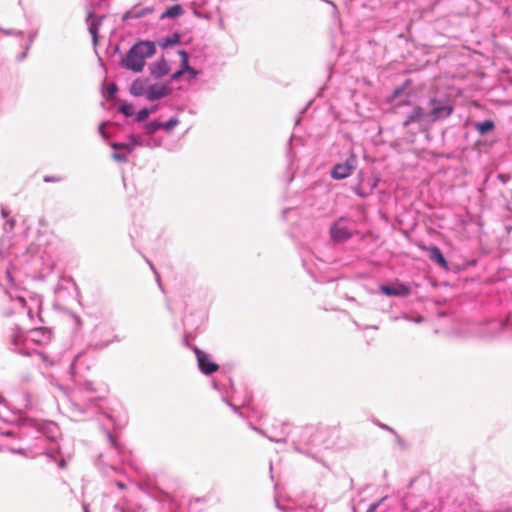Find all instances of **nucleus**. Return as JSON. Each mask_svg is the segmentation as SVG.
<instances>
[{
	"label": "nucleus",
	"mask_w": 512,
	"mask_h": 512,
	"mask_svg": "<svg viewBox=\"0 0 512 512\" xmlns=\"http://www.w3.org/2000/svg\"><path fill=\"white\" fill-rule=\"evenodd\" d=\"M297 512H315V511L312 509V507H309V508H305V509L301 508Z\"/></svg>",
	"instance_id": "52"
},
{
	"label": "nucleus",
	"mask_w": 512,
	"mask_h": 512,
	"mask_svg": "<svg viewBox=\"0 0 512 512\" xmlns=\"http://www.w3.org/2000/svg\"><path fill=\"white\" fill-rule=\"evenodd\" d=\"M150 75L155 79H160L170 72V67L167 60L162 57L161 59L152 62L148 66Z\"/></svg>",
	"instance_id": "14"
},
{
	"label": "nucleus",
	"mask_w": 512,
	"mask_h": 512,
	"mask_svg": "<svg viewBox=\"0 0 512 512\" xmlns=\"http://www.w3.org/2000/svg\"><path fill=\"white\" fill-rule=\"evenodd\" d=\"M5 33L7 35H16V36H22L23 35V31H21V30H18V31L7 30V31H5Z\"/></svg>",
	"instance_id": "46"
},
{
	"label": "nucleus",
	"mask_w": 512,
	"mask_h": 512,
	"mask_svg": "<svg viewBox=\"0 0 512 512\" xmlns=\"http://www.w3.org/2000/svg\"><path fill=\"white\" fill-rule=\"evenodd\" d=\"M387 499V496L382 497L378 501L371 503L366 512H376L380 505Z\"/></svg>",
	"instance_id": "35"
},
{
	"label": "nucleus",
	"mask_w": 512,
	"mask_h": 512,
	"mask_svg": "<svg viewBox=\"0 0 512 512\" xmlns=\"http://www.w3.org/2000/svg\"><path fill=\"white\" fill-rule=\"evenodd\" d=\"M13 273H14V268L12 266L5 268V270H3V271L0 270V287L11 298H14L12 290L15 287V280H14Z\"/></svg>",
	"instance_id": "12"
},
{
	"label": "nucleus",
	"mask_w": 512,
	"mask_h": 512,
	"mask_svg": "<svg viewBox=\"0 0 512 512\" xmlns=\"http://www.w3.org/2000/svg\"><path fill=\"white\" fill-rule=\"evenodd\" d=\"M180 43V35L175 33L171 37H166L159 42L162 48L172 47Z\"/></svg>",
	"instance_id": "28"
},
{
	"label": "nucleus",
	"mask_w": 512,
	"mask_h": 512,
	"mask_svg": "<svg viewBox=\"0 0 512 512\" xmlns=\"http://www.w3.org/2000/svg\"><path fill=\"white\" fill-rule=\"evenodd\" d=\"M104 125L105 123H102L99 125V128H98V131H99V134L104 138L106 139L108 137L107 133L105 132L104 130Z\"/></svg>",
	"instance_id": "45"
},
{
	"label": "nucleus",
	"mask_w": 512,
	"mask_h": 512,
	"mask_svg": "<svg viewBox=\"0 0 512 512\" xmlns=\"http://www.w3.org/2000/svg\"><path fill=\"white\" fill-rule=\"evenodd\" d=\"M427 112L419 106L416 105L413 109L407 114L406 119L403 122V127L406 128L411 124L418 123H427Z\"/></svg>",
	"instance_id": "13"
},
{
	"label": "nucleus",
	"mask_w": 512,
	"mask_h": 512,
	"mask_svg": "<svg viewBox=\"0 0 512 512\" xmlns=\"http://www.w3.org/2000/svg\"><path fill=\"white\" fill-rule=\"evenodd\" d=\"M143 128L147 135H153L159 129H161V122L159 120H153L145 123Z\"/></svg>",
	"instance_id": "29"
},
{
	"label": "nucleus",
	"mask_w": 512,
	"mask_h": 512,
	"mask_svg": "<svg viewBox=\"0 0 512 512\" xmlns=\"http://www.w3.org/2000/svg\"><path fill=\"white\" fill-rule=\"evenodd\" d=\"M427 251L428 257L431 261L435 262L437 265H439L441 268L445 270L449 269L448 262L439 247L430 246L427 248Z\"/></svg>",
	"instance_id": "18"
},
{
	"label": "nucleus",
	"mask_w": 512,
	"mask_h": 512,
	"mask_svg": "<svg viewBox=\"0 0 512 512\" xmlns=\"http://www.w3.org/2000/svg\"><path fill=\"white\" fill-rule=\"evenodd\" d=\"M93 341L91 347L96 350H102L120 339L114 334L113 328L106 323H99L95 326L93 332Z\"/></svg>",
	"instance_id": "6"
},
{
	"label": "nucleus",
	"mask_w": 512,
	"mask_h": 512,
	"mask_svg": "<svg viewBox=\"0 0 512 512\" xmlns=\"http://www.w3.org/2000/svg\"><path fill=\"white\" fill-rule=\"evenodd\" d=\"M184 74L185 72L181 69L175 71L173 74H171L170 82L178 81Z\"/></svg>",
	"instance_id": "40"
},
{
	"label": "nucleus",
	"mask_w": 512,
	"mask_h": 512,
	"mask_svg": "<svg viewBox=\"0 0 512 512\" xmlns=\"http://www.w3.org/2000/svg\"><path fill=\"white\" fill-rule=\"evenodd\" d=\"M412 85V80L411 79H406L402 85L396 87L393 92H392V95L390 96L389 100L392 101V100H395L397 98H399L400 96H402L405 92V90L410 87Z\"/></svg>",
	"instance_id": "25"
},
{
	"label": "nucleus",
	"mask_w": 512,
	"mask_h": 512,
	"mask_svg": "<svg viewBox=\"0 0 512 512\" xmlns=\"http://www.w3.org/2000/svg\"><path fill=\"white\" fill-rule=\"evenodd\" d=\"M185 74H188V80H192L198 76L199 72L195 68L191 67Z\"/></svg>",
	"instance_id": "41"
},
{
	"label": "nucleus",
	"mask_w": 512,
	"mask_h": 512,
	"mask_svg": "<svg viewBox=\"0 0 512 512\" xmlns=\"http://www.w3.org/2000/svg\"><path fill=\"white\" fill-rule=\"evenodd\" d=\"M147 263L149 264V266L151 267V269H152L154 272H156V271H155V268H154V265H153L149 260H147Z\"/></svg>",
	"instance_id": "62"
},
{
	"label": "nucleus",
	"mask_w": 512,
	"mask_h": 512,
	"mask_svg": "<svg viewBox=\"0 0 512 512\" xmlns=\"http://www.w3.org/2000/svg\"><path fill=\"white\" fill-rule=\"evenodd\" d=\"M38 35V30H33L31 32H29L28 34V39H27V43L25 45V49L24 51L18 56V60L19 61H22L24 60L26 57H27V54H28V51L31 47V45L33 44L35 38L37 37Z\"/></svg>",
	"instance_id": "26"
},
{
	"label": "nucleus",
	"mask_w": 512,
	"mask_h": 512,
	"mask_svg": "<svg viewBox=\"0 0 512 512\" xmlns=\"http://www.w3.org/2000/svg\"><path fill=\"white\" fill-rule=\"evenodd\" d=\"M474 129L479 135L484 136L495 129V122L491 119H487L482 122H475Z\"/></svg>",
	"instance_id": "20"
},
{
	"label": "nucleus",
	"mask_w": 512,
	"mask_h": 512,
	"mask_svg": "<svg viewBox=\"0 0 512 512\" xmlns=\"http://www.w3.org/2000/svg\"><path fill=\"white\" fill-rule=\"evenodd\" d=\"M194 339V336L191 332L187 331L185 329L184 336H183V344L192 349V351L195 353L196 359H197V365L201 373L204 375H212L213 373L217 372L219 370V365L212 361L211 356L202 351L197 346L191 345V341Z\"/></svg>",
	"instance_id": "4"
},
{
	"label": "nucleus",
	"mask_w": 512,
	"mask_h": 512,
	"mask_svg": "<svg viewBox=\"0 0 512 512\" xmlns=\"http://www.w3.org/2000/svg\"><path fill=\"white\" fill-rule=\"evenodd\" d=\"M45 455L49 458L50 461H55V458H54V456L52 455L51 452L46 451Z\"/></svg>",
	"instance_id": "53"
},
{
	"label": "nucleus",
	"mask_w": 512,
	"mask_h": 512,
	"mask_svg": "<svg viewBox=\"0 0 512 512\" xmlns=\"http://www.w3.org/2000/svg\"><path fill=\"white\" fill-rule=\"evenodd\" d=\"M212 385L214 389H219L218 383L216 381H213Z\"/></svg>",
	"instance_id": "61"
},
{
	"label": "nucleus",
	"mask_w": 512,
	"mask_h": 512,
	"mask_svg": "<svg viewBox=\"0 0 512 512\" xmlns=\"http://www.w3.org/2000/svg\"><path fill=\"white\" fill-rule=\"evenodd\" d=\"M118 111L122 113L124 116L130 117L134 114V107L130 103L122 102L119 105Z\"/></svg>",
	"instance_id": "31"
},
{
	"label": "nucleus",
	"mask_w": 512,
	"mask_h": 512,
	"mask_svg": "<svg viewBox=\"0 0 512 512\" xmlns=\"http://www.w3.org/2000/svg\"><path fill=\"white\" fill-rule=\"evenodd\" d=\"M83 512H90L87 504H83Z\"/></svg>",
	"instance_id": "59"
},
{
	"label": "nucleus",
	"mask_w": 512,
	"mask_h": 512,
	"mask_svg": "<svg viewBox=\"0 0 512 512\" xmlns=\"http://www.w3.org/2000/svg\"><path fill=\"white\" fill-rule=\"evenodd\" d=\"M332 430L325 426L308 425L296 429L292 434V444L296 452L320 461L319 452L331 444Z\"/></svg>",
	"instance_id": "1"
},
{
	"label": "nucleus",
	"mask_w": 512,
	"mask_h": 512,
	"mask_svg": "<svg viewBox=\"0 0 512 512\" xmlns=\"http://www.w3.org/2000/svg\"><path fill=\"white\" fill-rule=\"evenodd\" d=\"M179 119L177 117H171L166 122H161V129H164L166 132H170L175 126L179 124Z\"/></svg>",
	"instance_id": "33"
},
{
	"label": "nucleus",
	"mask_w": 512,
	"mask_h": 512,
	"mask_svg": "<svg viewBox=\"0 0 512 512\" xmlns=\"http://www.w3.org/2000/svg\"><path fill=\"white\" fill-rule=\"evenodd\" d=\"M39 432L47 435L48 438L54 439L55 433L58 431V426L54 422H46L40 425Z\"/></svg>",
	"instance_id": "24"
},
{
	"label": "nucleus",
	"mask_w": 512,
	"mask_h": 512,
	"mask_svg": "<svg viewBox=\"0 0 512 512\" xmlns=\"http://www.w3.org/2000/svg\"><path fill=\"white\" fill-rule=\"evenodd\" d=\"M23 257L24 261L30 264L34 270L51 269L53 267L51 255L40 242L28 246Z\"/></svg>",
	"instance_id": "3"
},
{
	"label": "nucleus",
	"mask_w": 512,
	"mask_h": 512,
	"mask_svg": "<svg viewBox=\"0 0 512 512\" xmlns=\"http://www.w3.org/2000/svg\"><path fill=\"white\" fill-rule=\"evenodd\" d=\"M357 166V156L351 152L342 163H337L331 170V177L336 180H343L349 177Z\"/></svg>",
	"instance_id": "7"
},
{
	"label": "nucleus",
	"mask_w": 512,
	"mask_h": 512,
	"mask_svg": "<svg viewBox=\"0 0 512 512\" xmlns=\"http://www.w3.org/2000/svg\"><path fill=\"white\" fill-rule=\"evenodd\" d=\"M105 435L109 442L110 448L114 451L115 456L118 458V460L121 461L123 446L108 430H105Z\"/></svg>",
	"instance_id": "21"
},
{
	"label": "nucleus",
	"mask_w": 512,
	"mask_h": 512,
	"mask_svg": "<svg viewBox=\"0 0 512 512\" xmlns=\"http://www.w3.org/2000/svg\"><path fill=\"white\" fill-rule=\"evenodd\" d=\"M32 381V375L29 373L23 374L21 376V383H30Z\"/></svg>",
	"instance_id": "42"
},
{
	"label": "nucleus",
	"mask_w": 512,
	"mask_h": 512,
	"mask_svg": "<svg viewBox=\"0 0 512 512\" xmlns=\"http://www.w3.org/2000/svg\"><path fill=\"white\" fill-rule=\"evenodd\" d=\"M427 106V123L432 124L447 119L454 111V107L446 98L432 97L429 99Z\"/></svg>",
	"instance_id": "5"
},
{
	"label": "nucleus",
	"mask_w": 512,
	"mask_h": 512,
	"mask_svg": "<svg viewBox=\"0 0 512 512\" xmlns=\"http://www.w3.org/2000/svg\"><path fill=\"white\" fill-rule=\"evenodd\" d=\"M118 92V87L115 83H110L107 85V87L105 88V91H104V96L107 98V99H114L116 94Z\"/></svg>",
	"instance_id": "32"
},
{
	"label": "nucleus",
	"mask_w": 512,
	"mask_h": 512,
	"mask_svg": "<svg viewBox=\"0 0 512 512\" xmlns=\"http://www.w3.org/2000/svg\"><path fill=\"white\" fill-rule=\"evenodd\" d=\"M116 485L118 488L122 490L126 489V485L123 482H117Z\"/></svg>",
	"instance_id": "55"
},
{
	"label": "nucleus",
	"mask_w": 512,
	"mask_h": 512,
	"mask_svg": "<svg viewBox=\"0 0 512 512\" xmlns=\"http://www.w3.org/2000/svg\"><path fill=\"white\" fill-rule=\"evenodd\" d=\"M116 463H117V460H114L111 464H110V468L112 470H115L116 471Z\"/></svg>",
	"instance_id": "57"
},
{
	"label": "nucleus",
	"mask_w": 512,
	"mask_h": 512,
	"mask_svg": "<svg viewBox=\"0 0 512 512\" xmlns=\"http://www.w3.org/2000/svg\"><path fill=\"white\" fill-rule=\"evenodd\" d=\"M253 429L255 431H257L258 433H260L261 435H264V432L262 430H260L259 428L253 427Z\"/></svg>",
	"instance_id": "60"
},
{
	"label": "nucleus",
	"mask_w": 512,
	"mask_h": 512,
	"mask_svg": "<svg viewBox=\"0 0 512 512\" xmlns=\"http://www.w3.org/2000/svg\"><path fill=\"white\" fill-rule=\"evenodd\" d=\"M184 10L180 4H175L167 8L160 16L161 19H174L183 14Z\"/></svg>",
	"instance_id": "23"
},
{
	"label": "nucleus",
	"mask_w": 512,
	"mask_h": 512,
	"mask_svg": "<svg viewBox=\"0 0 512 512\" xmlns=\"http://www.w3.org/2000/svg\"><path fill=\"white\" fill-rule=\"evenodd\" d=\"M59 467L60 468H65L66 467V460L65 459H61L58 463Z\"/></svg>",
	"instance_id": "54"
},
{
	"label": "nucleus",
	"mask_w": 512,
	"mask_h": 512,
	"mask_svg": "<svg viewBox=\"0 0 512 512\" xmlns=\"http://www.w3.org/2000/svg\"><path fill=\"white\" fill-rule=\"evenodd\" d=\"M142 141L140 136L130 134L126 142H113L111 147L114 150H127L129 153L132 152L136 147L141 146Z\"/></svg>",
	"instance_id": "15"
},
{
	"label": "nucleus",
	"mask_w": 512,
	"mask_h": 512,
	"mask_svg": "<svg viewBox=\"0 0 512 512\" xmlns=\"http://www.w3.org/2000/svg\"><path fill=\"white\" fill-rule=\"evenodd\" d=\"M150 114H152V110H150L147 107H144L137 112L135 121L144 122L150 116Z\"/></svg>",
	"instance_id": "34"
},
{
	"label": "nucleus",
	"mask_w": 512,
	"mask_h": 512,
	"mask_svg": "<svg viewBox=\"0 0 512 512\" xmlns=\"http://www.w3.org/2000/svg\"><path fill=\"white\" fill-rule=\"evenodd\" d=\"M355 193L361 197H366V194L362 193V190L355 189Z\"/></svg>",
	"instance_id": "56"
},
{
	"label": "nucleus",
	"mask_w": 512,
	"mask_h": 512,
	"mask_svg": "<svg viewBox=\"0 0 512 512\" xmlns=\"http://www.w3.org/2000/svg\"><path fill=\"white\" fill-rule=\"evenodd\" d=\"M178 54L181 57L180 69L186 73L191 68L189 65V55L185 50H179Z\"/></svg>",
	"instance_id": "30"
},
{
	"label": "nucleus",
	"mask_w": 512,
	"mask_h": 512,
	"mask_svg": "<svg viewBox=\"0 0 512 512\" xmlns=\"http://www.w3.org/2000/svg\"><path fill=\"white\" fill-rule=\"evenodd\" d=\"M291 211H292V209H291V208L283 209V210H282V212H281V218H282V220H284V221H285V220H287V214H288L289 212H291Z\"/></svg>",
	"instance_id": "47"
},
{
	"label": "nucleus",
	"mask_w": 512,
	"mask_h": 512,
	"mask_svg": "<svg viewBox=\"0 0 512 512\" xmlns=\"http://www.w3.org/2000/svg\"><path fill=\"white\" fill-rule=\"evenodd\" d=\"M112 158L119 163H126L128 161V157L125 153L115 152L112 153Z\"/></svg>",
	"instance_id": "36"
},
{
	"label": "nucleus",
	"mask_w": 512,
	"mask_h": 512,
	"mask_svg": "<svg viewBox=\"0 0 512 512\" xmlns=\"http://www.w3.org/2000/svg\"><path fill=\"white\" fill-rule=\"evenodd\" d=\"M27 314H28L29 317H32V309H31V307H28Z\"/></svg>",
	"instance_id": "64"
},
{
	"label": "nucleus",
	"mask_w": 512,
	"mask_h": 512,
	"mask_svg": "<svg viewBox=\"0 0 512 512\" xmlns=\"http://www.w3.org/2000/svg\"><path fill=\"white\" fill-rule=\"evenodd\" d=\"M52 339V331L47 327L33 328L27 333L19 328H15L10 336L9 349L12 352L18 353L22 356H32L36 354L44 361L47 360V355L41 351L33 350L28 347V343L37 345H46Z\"/></svg>",
	"instance_id": "2"
},
{
	"label": "nucleus",
	"mask_w": 512,
	"mask_h": 512,
	"mask_svg": "<svg viewBox=\"0 0 512 512\" xmlns=\"http://www.w3.org/2000/svg\"><path fill=\"white\" fill-rule=\"evenodd\" d=\"M268 439L272 442H276V443H284L285 442V438H273V437H268Z\"/></svg>",
	"instance_id": "49"
},
{
	"label": "nucleus",
	"mask_w": 512,
	"mask_h": 512,
	"mask_svg": "<svg viewBox=\"0 0 512 512\" xmlns=\"http://www.w3.org/2000/svg\"><path fill=\"white\" fill-rule=\"evenodd\" d=\"M497 512H512V507H508V508L503 509V510H497Z\"/></svg>",
	"instance_id": "58"
},
{
	"label": "nucleus",
	"mask_w": 512,
	"mask_h": 512,
	"mask_svg": "<svg viewBox=\"0 0 512 512\" xmlns=\"http://www.w3.org/2000/svg\"><path fill=\"white\" fill-rule=\"evenodd\" d=\"M119 64L127 70L139 73L145 66V59L137 53L136 48L131 47L126 54V57L122 58Z\"/></svg>",
	"instance_id": "8"
},
{
	"label": "nucleus",
	"mask_w": 512,
	"mask_h": 512,
	"mask_svg": "<svg viewBox=\"0 0 512 512\" xmlns=\"http://www.w3.org/2000/svg\"><path fill=\"white\" fill-rule=\"evenodd\" d=\"M345 218L341 217L330 226V237L334 242L342 243L352 237L351 229L345 224Z\"/></svg>",
	"instance_id": "9"
},
{
	"label": "nucleus",
	"mask_w": 512,
	"mask_h": 512,
	"mask_svg": "<svg viewBox=\"0 0 512 512\" xmlns=\"http://www.w3.org/2000/svg\"><path fill=\"white\" fill-rule=\"evenodd\" d=\"M104 16H101V17H98V18H95L93 19L90 23H89V27H88V30H89V33L91 34L92 36V43L94 45V47L97 46L98 44V33H99V27L102 23V20H103Z\"/></svg>",
	"instance_id": "22"
},
{
	"label": "nucleus",
	"mask_w": 512,
	"mask_h": 512,
	"mask_svg": "<svg viewBox=\"0 0 512 512\" xmlns=\"http://www.w3.org/2000/svg\"><path fill=\"white\" fill-rule=\"evenodd\" d=\"M380 427L395 434V431L391 427H389L385 424H381Z\"/></svg>",
	"instance_id": "51"
},
{
	"label": "nucleus",
	"mask_w": 512,
	"mask_h": 512,
	"mask_svg": "<svg viewBox=\"0 0 512 512\" xmlns=\"http://www.w3.org/2000/svg\"><path fill=\"white\" fill-rule=\"evenodd\" d=\"M15 298L23 307H26L27 302L23 296H15Z\"/></svg>",
	"instance_id": "48"
},
{
	"label": "nucleus",
	"mask_w": 512,
	"mask_h": 512,
	"mask_svg": "<svg viewBox=\"0 0 512 512\" xmlns=\"http://www.w3.org/2000/svg\"><path fill=\"white\" fill-rule=\"evenodd\" d=\"M169 84L154 83L150 84L146 91V98L149 101H156L167 97L171 93Z\"/></svg>",
	"instance_id": "11"
},
{
	"label": "nucleus",
	"mask_w": 512,
	"mask_h": 512,
	"mask_svg": "<svg viewBox=\"0 0 512 512\" xmlns=\"http://www.w3.org/2000/svg\"><path fill=\"white\" fill-rule=\"evenodd\" d=\"M9 451L13 454H19V455H22L24 457H30V455L27 453L26 449H23V448H19V449H16V448H10ZM35 456H31V458H34Z\"/></svg>",
	"instance_id": "38"
},
{
	"label": "nucleus",
	"mask_w": 512,
	"mask_h": 512,
	"mask_svg": "<svg viewBox=\"0 0 512 512\" xmlns=\"http://www.w3.org/2000/svg\"><path fill=\"white\" fill-rule=\"evenodd\" d=\"M149 87V79L138 77L130 85L129 92L134 97L146 96L147 88Z\"/></svg>",
	"instance_id": "17"
},
{
	"label": "nucleus",
	"mask_w": 512,
	"mask_h": 512,
	"mask_svg": "<svg viewBox=\"0 0 512 512\" xmlns=\"http://www.w3.org/2000/svg\"><path fill=\"white\" fill-rule=\"evenodd\" d=\"M59 181H60V178L56 177V176H45L44 177V182H46V183L59 182Z\"/></svg>",
	"instance_id": "43"
},
{
	"label": "nucleus",
	"mask_w": 512,
	"mask_h": 512,
	"mask_svg": "<svg viewBox=\"0 0 512 512\" xmlns=\"http://www.w3.org/2000/svg\"><path fill=\"white\" fill-rule=\"evenodd\" d=\"M82 389L86 392H90V393H94V392H97V389L95 388L94 386V383L91 382V381H85L83 383V387Z\"/></svg>",
	"instance_id": "37"
},
{
	"label": "nucleus",
	"mask_w": 512,
	"mask_h": 512,
	"mask_svg": "<svg viewBox=\"0 0 512 512\" xmlns=\"http://www.w3.org/2000/svg\"><path fill=\"white\" fill-rule=\"evenodd\" d=\"M9 211L6 210L5 208H1V215L3 217V219H5V223H4V230L6 232H12L14 227H15V224H16V221L15 219L13 218H10L9 217Z\"/></svg>",
	"instance_id": "27"
},
{
	"label": "nucleus",
	"mask_w": 512,
	"mask_h": 512,
	"mask_svg": "<svg viewBox=\"0 0 512 512\" xmlns=\"http://www.w3.org/2000/svg\"><path fill=\"white\" fill-rule=\"evenodd\" d=\"M150 110H152V113L156 112L157 111V105L155 106H152L151 108H149Z\"/></svg>",
	"instance_id": "63"
},
{
	"label": "nucleus",
	"mask_w": 512,
	"mask_h": 512,
	"mask_svg": "<svg viewBox=\"0 0 512 512\" xmlns=\"http://www.w3.org/2000/svg\"><path fill=\"white\" fill-rule=\"evenodd\" d=\"M23 396L26 401L25 407L29 408L31 406V395L29 392H24Z\"/></svg>",
	"instance_id": "44"
},
{
	"label": "nucleus",
	"mask_w": 512,
	"mask_h": 512,
	"mask_svg": "<svg viewBox=\"0 0 512 512\" xmlns=\"http://www.w3.org/2000/svg\"><path fill=\"white\" fill-rule=\"evenodd\" d=\"M153 12L152 7H134L126 11L123 15V19H139Z\"/></svg>",
	"instance_id": "19"
},
{
	"label": "nucleus",
	"mask_w": 512,
	"mask_h": 512,
	"mask_svg": "<svg viewBox=\"0 0 512 512\" xmlns=\"http://www.w3.org/2000/svg\"><path fill=\"white\" fill-rule=\"evenodd\" d=\"M382 294L388 297H407L411 294V288L408 284L397 282L394 286L382 284L379 287Z\"/></svg>",
	"instance_id": "10"
},
{
	"label": "nucleus",
	"mask_w": 512,
	"mask_h": 512,
	"mask_svg": "<svg viewBox=\"0 0 512 512\" xmlns=\"http://www.w3.org/2000/svg\"><path fill=\"white\" fill-rule=\"evenodd\" d=\"M132 48H136L137 53L144 59L153 56L156 52L155 43L149 40H140L132 45Z\"/></svg>",
	"instance_id": "16"
},
{
	"label": "nucleus",
	"mask_w": 512,
	"mask_h": 512,
	"mask_svg": "<svg viewBox=\"0 0 512 512\" xmlns=\"http://www.w3.org/2000/svg\"><path fill=\"white\" fill-rule=\"evenodd\" d=\"M224 401L227 403V405H228L229 407H231V408L233 409V411L237 412V411L239 410V407H238V406H235L234 404L230 403V402H229L228 400H226L225 398H224Z\"/></svg>",
	"instance_id": "50"
},
{
	"label": "nucleus",
	"mask_w": 512,
	"mask_h": 512,
	"mask_svg": "<svg viewBox=\"0 0 512 512\" xmlns=\"http://www.w3.org/2000/svg\"><path fill=\"white\" fill-rule=\"evenodd\" d=\"M497 178L503 185H505L511 180V175L506 173H499Z\"/></svg>",
	"instance_id": "39"
}]
</instances>
